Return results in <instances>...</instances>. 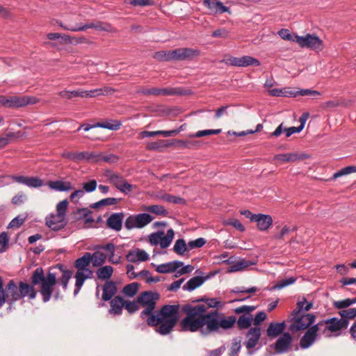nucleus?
I'll return each instance as SVG.
<instances>
[{
  "label": "nucleus",
  "mask_w": 356,
  "mask_h": 356,
  "mask_svg": "<svg viewBox=\"0 0 356 356\" xmlns=\"http://www.w3.org/2000/svg\"><path fill=\"white\" fill-rule=\"evenodd\" d=\"M229 35V32L224 28L216 29L211 34L213 38H220L223 39L227 38Z\"/></svg>",
  "instance_id": "e2e57ef3"
},
{
  "label": "nucleus",
  "mask_w": 356,
  "mask_h": 356,
  "mask_svg": "<svg viewBox=\"0 0 356 356\" xmlns=\"http://www.w3.org/2000/svg\"><path fill=\"white\" fill-rule=\"evenodd\" d=\"M355 172H356L355 166H347L335 172L332 176V179H336L341 176L346 175Z\"/></svg>",
  "instance_id": "8fccbe9b"
},
{
  "label": "nucleus",
  "mask_w": 356,
  "mask_h": 356,
  "mask_svg": "<svg viewBox=\"0 0 356 356\" xmlns=\"http://www.w3.org/2000/svg\"><path fill=\"white\" fill-rule=\"evenodd\" d=\"M341 319H346L348 321L349 319H353L356 317V308H350L348 309H343L339 312Z\"/></svg>",
  "instance_id": "de8ad7c7"
},
{
  "label": "nucleus",
  "mask_w": 356,
  "mask_h": 356,
  "mask_svg": "<svg viewBox=\"0 0 356 356\" xmlns=\"http://www.w3.org/2000/svg\"><path fill=\"white\" fill-rule=\"evenodd\" d=\"M188 92L181 88H160L161 96L186 95Z\"/></svg>",
  "instance_id": "473e14b6"
},
{
  "label": "nucleus",
  "mask_w": 356,
  "mask_h": 356,
  "mask_svg": "<svg viewBox=\"0 0 356 356\" xmlns=\"http://www.w3.org/2000/svg\"><path fill=\"white\" fill-rule=\"evenodd\" d=\"M296 42L302 48L320 51L324 48L323 40L316 34L307 33L305 36L296 38Z\"/></svg>",
  "instance_id": "0eeeda50"
},
{
  "label": "nucleus",
  "mask_w": 356,
  "mask_h": 356,
  "mask_svg": "<svg viewBox=\"0 0 356 356\" xmlns=\"http://www.w3.org/2000/svg\"><path fill=\"white\" fill-rule=\"evenodd\" d=\"M88 29H95L97 31H106L108 33H116L117 29L111 24L102 21H94L91 23L81 25L76 30L80 31H86Z\"/></svg>",
  "instance_id": "4468645a"
},
{
  "label": "nucleus",
  "mask_w": 356,
  "mask_h": 356,
  "mask_svg": "<svg viewBox=\"0 0 356 356\" xmlns=\"http://www.w3.org/2000/svg\"><path fill=\"white\" fill-rule=\"evenodd\" d=\"M181 311L186 316L179 323L181 330L195 332L206 325V331L202 330L204 334L219 331L220 313L217 311L205 314L207 308L202 304H186L181 307Z\"/></svg>",
  "instance_id": "7ed1b4c3"
},
{
  "label": "nucleus",
  "mask_w": 356,
  "mask_h": 356,
  "mask_svg": "<svg viewBox=\"0 0 356 356\" xmlns=\"http://www.w3.org/2000/svg\"><path fill=\"white\" fill-rule=\"evenodd\" d=\"M124 217V213H115L111 214L106 220V226L116 232L121 230L122 220Z\"/></svg>",
  "instance_id": "f3484780"
},
{
  "label": "nucleus",
  "mask_w": 356,
  "mask_h": 356,
  "mask_svg": "<svg viewBox=\"0 0 356 356\" xmlns=\"http://www.w3.org/2000/svg\"><path fill=\"white\" fill-rule=\"evenodd\" d=\"M34 97L27 96H6L0 95V106L6 108H19L29 104H35Z\"/></svg>",
  "instance_id": "423d86ee"
},
{
  "label": "nucleus",
  "mask_w": 356,
  "mask_h": 356,
  "mask_svg": "<svg viewBox=\"0 0 356 356\" xmlns=\"http://www.w3.org/2000/svg\"><path fill=\"white\" fill-rule=\"evenodd\" d=\"M46 225L54 231L62 229L67 225L65 217L58 213H51L45 218Z\"/></svg>",
  "instance_id": "ddd939ff"
},
{
  "label": "nucleus",
  "mask_w": 356,
  "mask_h": 356,
  "mask_svg": "<svg viewBox=\"0 0 356 356\" xmlns=\"http://www.w3.org/2000/svg\"><path fill=\"white\" fill-rule=\"evenodd\" d=\"M236 323V318L234 316H225L220 313L219 330H227L234 327Z\"/></svg>",
  "instance_id": "b1692460"
},
{
  "label": "nucleus",
  "mask_w": 356,
  "mask_h": 356,
  "mask_svg": "<svg viewBox=\"0 0 356 356\" xmlns=\"http://www.w3.org/2000/svg\"><path fill=\"white\" fill-rule=\"evenodd\" d=\"M168 51H159L154 54L153 58L158 61H169Z\"/></svg>",
  "instance_id": "338daca9"
},
{
  "label": "nucleus",
  "mask_w": 356,
  "mask_h": 356,
  "mask_svg": "<svg viewBox=\"0 0 356 356\" xmlns=\"http://www.w3.org/2000/svg\"><path fill=\"white\" fill-rule=\"evenodd\" d=\"M322 323H317L314 325L308 327L306 332L302 337L300 341V346L302 349H306L310 347L316 341L318 332L321 331Z\"/></svg>",
  "instance_id": "9d476101"
},
{
  "label": "nucleus",
  "mask_w": 356,
  "mask_h": 356,
  "mask_svg": "<svg viewBox=\"0 0 356 356\" xmlns=\"http://www.w3.org/2000/svg\"><path fill=\"white\" fill-rule=\"evenodd\" d=\"M106 177L108 181L122 193L128 194L132 191L134 188V186L129 184L126 179L119 173L113 172L112 171H107L106 172Z\"/></svg>",
  "instance_id": "6e6552de"
},
{
  "label": "nucleus",
  "mask_w": 356,
  "mask_h": 356,
  "mask_svg": "<svg viewBox=\"0 0 356 356\" xmlns=\"http://www.w3.org/2000/svg\"><path fill=\"white\" fill-rule=\"evenodd\" d=\"M118 202V200L115 197H107L102 199L100 201L93 203L90 205L92 209H98L101 207H106L110 205H115Z\"/></svg>",
  "instance_id": "e433bc0d"
},
{
  "label": "nucleus",
  "mask_w": 356,
  "mask_h": 356,
  "mask_svg": "<svg viewBox=\"0 0 356 356\" xmlns=\"http://www.w3.org/2000/svg\"><path fill=\"white\" fill-rule=\"evenodd\" d=\"M187 246L188 245L186 244L185 241L183 238H180L176 241L173 250L177 254L183 255L188 250Z\"/></svg>",
  "instance_id": "a19ab883"
},
{
  "label": "nucleus",
  "mask_w": 356,
  "mask_h": 356,
  "mask_svg": "<svg viewBox=\"0 0 356 356\" xmlns=\"http://www.w3.org/2000/svg\"><path fill=\"white\" fill-rule=\"evenodd\" d=\"M113 272V268L111 266H105L99 268L97 270V277L100 280H105L109 279Z\"/></svg>",
  "instance_id": "f704fd0d"
},
{
  "label": "nucleus",
  "mask_w": 356,
  "mask_h": 356,
  "mask_svg": "<svg viewBox=\"0 0 356 356\" xmlns=\"http://www.w3.org/2000/svg\"><path fill=\"white\" fill-rule=\"evenodd\" d=\"M48 185L51 189L58 191H69L73 188L71 182L63 181L60 180L49 181Z\"/></svg>",
  "instance_id": "cd10ccee"
},
{
  "label": "nucleus",
  "mask_w": 356,
  "mask_h": 356,
  "mask_svg": "<svg viewBox=\"0 0 356 356\" xmlns=\"http://www.w3.org/2000/svg\"><path fill=\"white\" fill-rule=\"evenodd\" d=\"M153 220V217L149 213H143L136 215V221L137 223V228H142Z\"/></svg>",
  "instance_id": "2f4dec72"
},
{
  "label": "nucleus",
  "mask_w": 356,
  "mask_h": 356,
  "mask_svg": "<svg viewBox=\"0 0 356 356\" xmlns=\"http://www.w3.org/2000/svg\"><path fill=\"white\" fill-rule=\"evenodd\" d=\"M182 127L181 126L178 129H173L170 131H143L140 133V138H146V137H154L159 135H162L164 137H170L177 135L181 130L182 129Z\"/></svg>",
  "instance_id": "4be33fe9"
},
{
  "label": "nucleus",
  "mask_w": 356,
  "mask_h": 356,
  "mask_svg": "<svg viewBox=\"0 0 356 356\" xmlns=\"http://www.w3.org/2000/svg\"><path fill=\"white\" fill-rule=\"evenodd\" d=\"M352 304L350 298H346L342 300L334 301L333 302L334 307L338 309H346L350 306Z\"/></svg>",
  "instance_id": "052dcab7"
},
{
  "label": "nucleus",
  "mask_w": 356,
  "mask_h": 356,
  "mask_svg": "<svg viewBox=\"0 0 356 356\" xmlns=\"http://www.w3.org/2000/svg\"><path fill=\"white\" fill-rule=\"evenodd\" d=\"M90 257H92L91 262L95 267L102 265L106 259V254L101 251H95L93 254L90 253Z\"/></svg>",
  "instance_id": "72a5a7b5"
},
{
  "label": "nucleus",
  "mask_w": 356,
  "mask_h": 356,
  "mask_svg": "<svg viewBox=\"0 0 356 356\" xmlns=\"http://www.w3.org/2000/svg\"><path fill=\"white\" fill-rule=\"evenodd\" d=\"M142 209L163 217H166L168 215V211L162 205L154 204L150 206H143Z\"/></svg>",
  "instance_id": "c756f323"
},
{
  "label": "nucleus",
  "mask_w": 356,
  "mask_h": 356,
  "mask_svg": "<svg viewBox=\"0 0 356 356\" xmlns=\"http://www.w3.org/2000/svg\"><path fill=\"white\" fill-rule=\"evenodd\" d=\"M279 35L285 40L293 41L296 42V38H298V35H293L290 33L288 29H282L278 31Z\"/></svg>",
  "instance_id": "864d4df0"
},
{
  "label": "nucleus",
  "mask_w": 356,
  "mask_h": 356,
  "mask_svg": "<svg viewBox=\"0 0 356 356\" xmlns=\"http://www.w3.org/2000/svg\"><path fill=\"white\" fill-rule=\"evenodd\" d=\"M138 302L136 301H125L124 307L128 311L129 313L133 314L139 309Z\"/></svg>",
  "instance_id": "13d9d810"
},
{
  "label": "nucleus",
  "mask_w": 356,
  "mask_h": 356,
  "mask_svg": "<svg viewBox=\"0 0 356 356\" xmlns=\"http://www.w3.org/2000/svg\"><path fill=\"white\" fill-rule=\"evenodd\" d=\"M164 232L163 231H159L157 232L153 233L149 236V242L152 245H160L161 241V236L163 235Z\"/></svg>",
  "instance_id": "0e129e2a"
},
{
  "label": "nucleus",
  "mask_w": 356,
  "mask_h": 356,
  "mask_svg": "<svg viewBox=\"0 0 356 356\" xmlns=\"http://www.w3.org/2000/svg\"><path fill=\"white\" fill-rule=\"evenodd\" d=\"M315 319V315L312 314H296V315H293V313H291L287 320L288 322L291 323L289 330L294 333L299 330L307 329L314 323Z\"/></svg>",
  "instance_id": "39448f33"
},
{
  "label": "nucleus",
  "mask_w": 356,
  "mask_h": 356,
  "mask_svg": "<svg viewBox=\"0 0 356 356\" xmlns=\"http://www.w3.org/2000/svg\"><path fill=\"white\" fill-rule=\"evenodd\" d=\"M318 323H322V332L326 334L329 332H334L343 329H346L348 326V321L346 319L337 318L335 317L321 321Z\"/></svg>",
  "instance_id": "1a4fd4ad"
},
{
  "label": "nucleus",
  "mask_w": 356,
  "mask_h": 356,
  "mask_svg": "<svg viewBox=\"0 0 356 356\" xmlns=\"http://www.w3.org/2000/svg\"><path fill=\"white\" fill-rule=\"evenodd\" d=\"M161 199L174 204H186V202L184 198L169 194H164L161 197Z\"/></svg>",
  "instance_id": "37998d69"
},
{
  "label": "nucleus",
  "mask_w": 356,
  "mask_h": 356,
  "mask_svg": "<svg viewBox=\"0 0 356 356\" xmlns=\"http://www.w3.org/2000/svg\"><path fill=\"white\" fill-rule=\"evenodd\" d=\"M321 93L317 90H313L310 89H302L300 90H298L296 92H290L289 95L296 97L298 95L300 96H316L320 95Z\"/></svg>",
  "instance_id": "a18cd8bd"
},
{
  "label": "nucleus",
  "mask_w": 356,
  "mask_h": 356,
  "mask_svg": "<svg viewBox=\"0 0 356 356\" xmlns=\"http://www.w3.org/2000/svg\"><path fill=\"white\" fill-rule=\"evenodd\" d=\"M250 264H251L248 261L242 259V260H240V261L236 262L233 265L230 266L228 271L229 272L239 271V270H243V269L248 268V266H250Z\"/></svg>",
  "instance_id": "ea45409f"
},
{
  "label": "nucleus",
  "mask_w": 356,
  "mask_h": 356,
  "mask_svg": "<svg viewBox=\"0 0 356 356\" xmlns=\"http://www.w3.org/2000/svg\"><path fill=\"white\" fill-rule=\"evenodd\" d=\"M181 60H192L200 55V51L197 49L188 47L180 48Z\"/></svg>",
  "instance_id": "bb28decb"
},
{
  "label": "nucleus",
  "mask_w": 356,
  "mask_h": 356,
  "mask_svg": "<svg viewBox=\"0 0 356 356\" xmlns=\"http://www.w3.org/2000/svg\"><path fill=\"white\" fill-rule=\"evenodd\" d=\"M99 249L104 250L109 252L108 254V261L109 262L117 264L120 262V257L115 256V246L113 243H109L104 245H101L99 247Z\"/></svg>",
  "instance_id": "c85d7f7f"
},
{
  "label": "nucleus",
  "mask_w": 356,
  "mask_h": 356,
  "mask_svg": "<svg viewBox=\"0 0 356 356\" xmlns=\"http://www.w3.org/2000/svg\"><path fill=\"white\" fill-rule=\"evenodd\" d=\"M293 338L289 332H284L277 339L274 349L276 353L282 354L291 350Z\"/></svg>",
  "instance_id": "f8f14e48"
},
{
  "label": "nucleus",
  "mask_w": 356,
  "mask_h": 356,
  "mask_svg": "<svg viewBox=\"0 0 356 356\" xmlns=\"http://www.w3.org/2000/svg\"><path fill=\"white\" fill-rule=\"evenodd\" d=\"M156 270L159 273H168L173 272L170 262L159 265L156 267Z\"/></svg>",
  "instance_id": "774afa93"
},
{
  "label": "nucleus",
  "mask_w": 356,
  "mask_h": 356,
  "mask_svg": "<svg viewBox=\"0 0 356 356\" xmlns=\"http://www.w3.org/2000/svg\"><path fill=\"white\" fill-rule=\"evenodd\" d=\"M309 158V156L305 154H299L296 152L279 154L274 156V160L281 161L282 162H294L296 161L304 160Z\"/></svg>",
  "instance_id": "6ab92c4d"
},
{
  "label": "nucleus",
  "mask_w": 356,
  "mask_h": 356,
  "mask_svg": "<svg viewBox=\"0 0 356 356\" xmlns=\"http://www.w3.org/2000/svg\"><path fill=\"white\" fill-rule=\"evenodd\" d=\"M77 161L81 160H90V159H95L97 157V154L95 152H77Z\"/></svg>",
  "instance_id": "4d7b16f0"
},
{
  "label": "nucleus",
  "mask_w": 356,
  "mask_h": 356,
  "mask_svg": "<svg viewBox=\"0 0 356 356\" xmlns=\"http://www.w3.org/2000/svg\"><path fill=\"white\" fill-rule=\"evenodd\" d=\"M252 321V318L250 314V316L243 314L238 318L236 323L240 330H244L248 328L251 325Z\"/></svg>",
  "instance_id": "4c0bfd02"
},
{
  "label": "nucleus",
  "mask_w": 356,
  "mask_h": 356,
  "mask_svg": "<svg viewBox=\"0 0 356 356\" xmlns=\"http://www.w3.org/2000/svg\"><path fill=\"white\" fill-rule=\"evenodd\" d=\"M202 301L206 303V305H204V306H205V308H207V310L209 308L218 307L221 304L220 301H219L217 298H207V299L202 298V299L194 300L193 302H202Z\"/></svg>",
  "instance_id": "49530a36"
},
{
  "label": "nucleus",
  "mask_w": 356,
  "mask_h": 356,
  "mask_svg": "<svg viewBox=\"0 0 356 356\" xmlns=\"http://www.w3.org/2000/svg\"><path fill=\"white\" fill-rule=\"evenodd\" d=\"M225 225H231L238 229L240 232L245 231V227L242 225V223L237 219H229L225 220L224 222Z\"/></svg>",
  "instance_id": "bf43d9fd"
},
{
  "label": "nucleus",
  "mask_w": 356,
  "mask_h": 356,
  "mask_svg": "<svg viewBox=\"0 0 356 356\" xmlns=\"http://www.w3.org/2000/svg\"><path fill=\"white\" fill-rule=\"evenodd\" d=\"M261 336V330L259 327H252L247 333L248 341L245 345L248 349H251L256 346Z\"/></svg>",
  "instance_id": "aec40b11"
},
{
  "label": "nucleus",
  "mask_w": 356,
  "mask_h": 356,
  "mask_svg": "<svg viewBox=\"0 0 356 356\" xmlns=\"http://www.w3.org/2000/svg\"><path fill=\"white\" fill-rule=\"evenodd\" d=\"M11 179L19 184L30 188H40L44 185V181L38 177H25L13 175Z\"/></svg>",
  "instance_id": "2eb2a0df"
},
{
  "label": "nucleus",
  "mask_w": 356,
  "mask_h": 356,
  "mask_svg": "<svg viewBox=\"0 0 356 356\" xmlns=\"http://www.w3.org/2000/svg\"><path fill=\"white\" fill-rule=\"evenodd\" d=\"M138 289L139 284L137 282H132L125 285L122 289V292L128 297H133L136 294Z\"/></svg>",
  "instance_id": "58836bf2"
},
{
  "label": "nucleus",
  "mask_w": 356,
  "mask_h": 356,
  "mask_svg": "<svg viewBox=\"0 0 356 356\" xmlns=\"http://www.w3.org/2000/svg\"><path fill=\"white\" fill-rule=\"evenodd\" d=\"M97 127L108 129L110 130H118L121 127V122L115 121L114 123L111 122H97L95 124Z\"/></svg>",
  "instance_id": "09e8293b"
},
{
  "label": "nucleus",
  "mask_w": 356,
  "mask_h": 356,
  "mask_svg": "<svg viewBox=\"0 0 356 356\" xmlns=\"http://www.w3.org/2000/svg\"><path fill=\"white\" fill-rule=\"evenodd\" d=\"M285 327L284 321L282 323H270L266 330L267 335L270 338H275L284 332Z\"/></svg>",
  "instance_id": "5701e85b"
},
{
  "label": "nucleus",
  "mask_w": 356,
  "mask_h": 356,
  "mask_svg": "<svg viewBox=\"0 0 356 356\" xmlns=\"http://www.w3.org/2000/svg\"><path fill=\"white\" fill-rule=\"evenodd\" d=\"M225 64L235 67H248V66H259L260 61L250 56H243L242 57L229 56L223 60Z\"/></svg>",
  "instance_id": "9b49d317"
},
{
  "label": "nucleus",
  "mask_w": 356,
  "mask_h": 356,
  "mask_svg": "<svg viewBox=\"0 0 356 356\" xmlns=\"http://www.w3.org/2000/svg\"><path fill=\"white\" fill-rule=\"evenodd\" d=\"M117 288L115 283L112 281L106 282L103 286L102 299L104 301L111 300L112 297L115 294Z\"/></svg>",
  "instance_id": "a878e982"
},
{
  "label": "nucleus",
  "mask_w": 356,
  "mask_h": 356,
  "mask_svg": "<svg viewBox=\"0 0 356 356\" xmlns=\"http://www.w3.org/2000/svg\"><path fill=\"white\" fill-rule=\"evenodd\" d=\"M127 260L131 263L146 261L149 259V254L143 250L136 248L130 250L126 256Z\"/></svg>",
  "instance_id": "a211bd4d"
},
{
  "label": "nucleus",
  "mask_w": 356,
  "mask_h": 356,
  "mask_svg": "<svg viewBox=\"0 0 356 356\" xmlns=\"http://www.w3.org/2000/svg\"><path fill=\"white\" fill-rule=\"evenodd\" d=\"M296 280V278L291 277L286 279L282 280L280 281H278L273 287L271 289L273 290H280L282 288L287 286L290 284H293Z\"/></svg>",
  "instance_id": "c03bdc74"
},
{
  "label": "nucleus",
  "mask_w": 356,
  "mask_h": 356,
  "mask_svg": "<svg viewBox=\"0 0 356 356\" xmlns=\"http://www.w3.org/2000/svg\"><path fill=\"white\" fill-rule=\"evenodd\" d=\"M67 206L68 202L67 200L60 202L56 206V213L65 217Z\"/></svg>",
  "instance_id": "680f3d73"
},
{
  "label": "nucleus",
  "mask_w": 356,
  "mask_h": 356,
  "mask_svg": "<svg viewBox=\"0 0 356 356\" xmlns=\"http://www.w3.org/2000/svg\"><path fill=\"white\" fill-rule=\"evenodd\" d=\"M203 5L207 7L212 13L222 14L223 13H230L228 7L224 6L222 3L218 0H204Z\"/></svg>",
  "instance_id": "dca6fc26"
},
{
  "label": "nucleus",
  "mask_w": 356,
  "mask_h": 356,
  "mask_svg": "<svg viewBox=\"0 0 356 356\" xmlns=\"http://www.w3.org/2000/svg\"><path fill=\"white\" fill-rule=\"evenodd\" d=\"M72 275V270L58 264L51 268L46 275L42 268H37L30 277L31 284L22 281L17 282L14 280H10L4 287L3 277L0 276V309L7 300L12 304L24 297H28L30 300L35 298L37 291L34 286L39 284L42 300L47 302L50 300L56 283L59 282L63 289L66 290Z\"/></svg>",
  "instance_id": "f257e3e1"
},
{
  "label": "nucleus",
  "mask_w": 356,
  "mask_h": 356,
  "mask_svg": "<svg viewBox=\"0 0 356 356\" xmlns=\"http://www.w3.org/2000/svg\"><path fill=\"white\" fill-rule=\"evenodd\" d=\"M259 230L266 231L273 224V218L270 215L259 213L254 218Z\"/></svg>",
  "instance_id": "412c9836"
},
{
  "label": "nucleus",
  "mask_w": 356,
  "mask_h": 356,
  "mask_svg": "<svg viewBox=\"0 0 356 356\" xmlns=\"http://www.w3.org/2000/svg\"><path fill=\"white\" fill-rule=\"evenodd\" d=\"M205 281V278L200 276H195L190 279L187 283L183 286L184 290L193 291L196 288L201 286L204 282Z\"/></svg>",
  "instance_id": "7c9ffc66"
},
{
  "label": "nucleus",
  "mask_w": 356,
  "mask_h": 356,
  "mask_svg": "<svg viewBox=\"0 0 356 356\" xmlns=\"http://www.w3.org/2000/svg\"><path fill=\"white\" fill-rule=\"evenodd\" d=\"M111 309L109 313L114 315H119L122 313V308L124 305V300L120 296H115L111 300Z\"/></svg>",
  "instance_id": "393cba45"
},
{
  "label": "nucleus",
  "mask_w": 356,
  "mask_h": 356,
  "mask_svg": "<svg viewBox=\"0 0 356 356\" xmlns=\"http://www.w3.org/2000/svg\"><path fill=\"white\" fill-rule=\"evenodd\" d=\"M58 95L63 97L67 99H71L73 97H81V91L79 90H72V91H67V90H63L58 92Z\"/></svg>",
  "instance_id": "3c124183"
},
{
  "label": "nucleus",
  "mask_w": 356,
  "mask_h": 356,
  "mask_svg": "<svg viewBox=\"0 0 356 356\" xmlns=\"http://www.w3.org/2000/svg\"><path fill=\"white\" fill-rule=\"evenodd\" d=\"M296 230V227H293V228H290L288 226L285 225L282 229L281 232L278 234L274 235L273 238L276 240H284V236L289 234L291 232H293Z\"/></svg>",
  "instance_id": "5fc2aeb1"
},
{
  "label": "nucleus",
  "mask_w": 356,
  "mask_h": 356,
  "mask_svg": "<svg viewBox=\"0 0 356 356\" xmlns=\"http://www.w3.org/2000/svg\"><path fill=\"white\" fill-rule=\"evenodd\" d=\"M160 295L151 291L142 292L137 298V302L144 307L140 318L145 320L148 326L154 327L161 335L171 333L179 318V305H165L160 309L155 310Z\"/></svg>",
  "instance_id": "f03ea898"
},
{
  "label": "nucleus",
  "mask_w": 356,
  "mask_h": 356,
  "mask_svg": "<svg viewBox=\"0 0 356 356\" xmlns=\"http://www.w3.org/2000/svg\"><path fill=\"white\" fill-rule=\"evenodd\" d=\"M97 186V183L96 180L92 179L88 182L83 183L82 190H83L86 192L90 193V192L94 191L96 189Z\"/></svg>",
  "instance_id": "69168bd1"
},
{
  "label": "nucleus",
  "mask_w": 356,
  "mask_h": 356,
  "mask_svg": "<svg viewBox=\"0 0 356 356\" xmlns=\"http://www.w3.org/2000/svg\"><path fill=\"white\" fill-rule=\"evenodd\" d=\"M175 232L172 229H169L166 234L161 236L160 246L161 248H168L173 240Z\"/></svg>",
  "instance_id": "c9c22d12"
},
{
  "label": "nucleus",
  "mask_w": 356,
  "mask_h": 356,
  "mask_svg": "<svg viewBox=\"0 0 356 356\" xmlns=\"http://www.w3.org/2000/svg\"><path fill=\"white\" fill-rule=\"evenodd\" d=\"M92 260L90 252H86L83 256L78 258L74 263L77 271L74 275L76 279L74 293L76 296L79 292L86 280L91 277L92 271L88 268Z\"/></svg>",
  "instance_id": "20e7f679"
},
{
  "label": "nucleus",
  "mask_w": 356,
  "mask_h": 356,
  "mask_svg": "<svg viewBox=\"0 0 356 356\" xmlns=\"http://www.w3.org/2000/svg\"><path fill=\"white\" fill-rule=\"evenodd\" d=\"M222 129H207V130H201L197 131L195 134L190 135V137L191 138H201L206 136L209 135H217L221 133Z\"/></svg>",
  "instance_id": "79ce46f5"
},
{
  "label": "nucleus",
  "mask_w": 356,
  "mask_h": 356,
  "mask_svg": "<svg viewBox=\"0 0 356 356\" xmlns=\"http://www.w3.org/2000/svg\"><path fill=\"white\" fill-rule=\"evenodd\" d=\"M206 240L203 238H198L194 241H191L188 243V247L190 250L199 248L202 247L206 243Z\"/></svg>",
  "instance_id": "6e6d98bb"
},
{
  "label": "nucleus",
  "mask_w": 356,
  "mask_h": 356,
  "mask_svg": "<svg viewBox=\"0 0 356 356\" xmlns=\"http://www.w3.org/2000/svg\"><path fill=\"white\" fill-rule=\"evenodd\" d=\"M9 238L7 233L2 232L0 234V253L6 251L8 248Z\"/></svg>",
  "instance_id": "603ef678"
}]
</instances>
